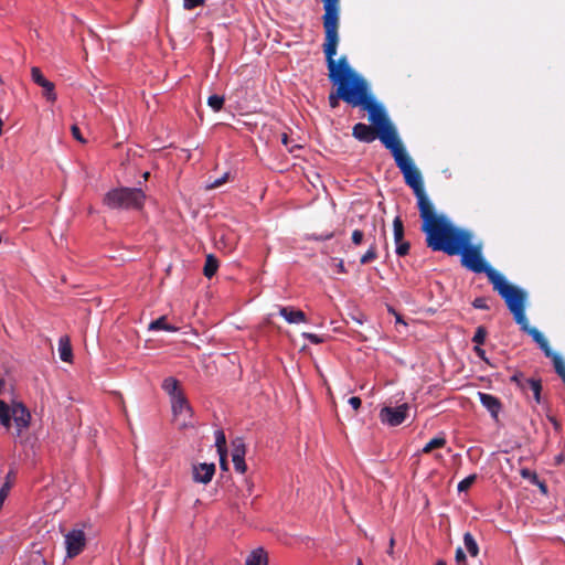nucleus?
I'll return each mask as SVG.
<instances>
[{"label":"nucleus","instance_id":"obj_7","mask_svg":"<svg viewBox=\"0 0 565 565\" xmlns=\"http://www.w3.org/2000/svg\"><path fill=\"white\" fill-rule=\"evenodd\" d=\"M30 419L31 415L22 404L9 406L0 399V423L7 429L11 428L13 420L15 435L20 436L29 427Z\"/></svg>","mask_w":565,"mask_h":565},{"label":"nucleus","instance_id":"obj_8","mask_svg":"<svg viewBox=\"0 0 565 565\" xmlns=\"http://www.w3.org/2000/svg\"><path fill=\"white\" fill-rule=\"evenodd\" d=\"M409 408L411 407L407 403L396 407L384 406L379 416L383 424L388 426H398L407 418Z\"/></svg>","mask_w":565,"mask_h":565},{"label":"nucleus","instance_id":"obj_49","mask_svg":"<svg viewBox=\"0 0 565 565\" xmlns=\"http://www.w3.org/2000/svg\"><path fill=\"white\" fill-rule=\"evenodd\" d=\"M394 543H395V541H394V539L392 537V539H391V541H390V548H388V551H387V553H388L390 555H392V554H393V546H394Z\"/></svg>","mask_w":565,"mask_h":565},{"label":"nucleus","instance_id":"obj_31","mask_svg":"<svg viewBox=\"0 0 565 565\" xmlns=\"http://www.w3.org/2000/svg\"><path fill=\"white\" fill-rule=\"evenodd\" d=\"M376 258V248L374 245H371L369 250L361 257V264H367Z\"/></svg>","mask_w":565,"mask_h":565},{"label":"nucleus","instance_id":"obj_10","mask_svg":"<svg viewBox=\"0 0 565 565\" xmlns=\"http://www.w3.org/2000/svg\"><path fill=\"white\" fill-rule=\"evenodd\" d=\"M172 412L180 427L184 428L189 425L188 418L191 417L192 409L184 394L178 395L171 399Z\"/></svg>","mask_w":565,"mask_h":565},{"label":"nucleus","instance_id":"obj_41","mask_svg":"<svg viewBox=\"0 0 565 565\" xmlns=\"http://www.w3.org/2000/svg\"><path fill=\"white\" fill-rule=\"evenodd\" d=\"M473 307L478 309H488L487 301L483 298L475 299Z\"/></svg>","mask_w":565,"mask_h":565},{"label":"nucleus","instance_id":"obj_34","mask_svg":"<svg viewBox=\"0 0 565 565\" xmlns=\"http://www.w3.org/2000/svg\"><path fill=\"white\" fill-rule=\"evenodd\" d=\"M233 463H234V467H235V470L241 472V473H244L247 469L246 467V463H245V460L244 458H233Z\"/></svg>","mask_w":565,"mask_h":565},{"label":"nucleus","instance_id":"obj_35","mask_svg":"<svg viewBox=\"0 0 565 565\" xmlns=\"http://www.w3.org/2000/svg\"><path fill=\"white\" fill-rule=\"evenodd\" d=\"M409 250V244L407 242H399V243H396V254L399 255V256H404L408 253Z\"/></svg>","mask_w":565,"mask_h":565},{"label":"nucleus","instance_id":"obj_33","mask_svg":"<svg viewBox=\"0 0 565 565\" xmlns=\"http://www.w3.org/2000/svg\"><path fill=\"white\" fill-rule=\"evenodd\" d=\"M487 337V331L483 327H479L473 335V342L481 344Z\"/></svg>","mask_w":565,"mask_h":565},{"label":"nucleus","instance_id":"obj_32","mask_svg":"<svg viewBox=\"0 0 565 565\" xmlns=\"http://www.w3.org/2000/svg\"><path fill=\"white\" fill-rule=\"evenodd\" d=\"M228 180V173H224L221 178L214 180L213 182L206 184L207 190L216 189L221 185H223Z\"/></svg>","mask_w":565,"mask_h":565},{"label":"nucleus","instance_id":"obj_6","mask_svg":"<svg viewBox=\"0 0 565 565\" xmlns=\"http://www.w3.org/2000/svg\"><path fill=\"white\" fill-rule=\"evenodd\" d=\"M146 195L140 189L120 188L109 191L104 203L110 209H141Z\"/></svg>","mask_w":565,"mask_h":565},{"label":"nucleus","instance_id":"obj_46","mask_svg":"<svg viewBox=\"0 0 565 565\" xmlns=\"http://www.w3.org/2000/svg\"><path fill=\"white\" fill-rule=\"evenodd\" d=\"M333 262H334V266H335V268H337V270L339 273H344L345 271L343 260H335L334 259Z\"/></svg>","mask_w":565,"mask_h":565},{"label":"nucleus","instance_id":"obj_44","mask_svg":"<svg viewBox=\"0 0 565 565\" xmlns=\"http://www.w3.org/2000/svg\"><path fill=\"white\" fill-rule=\"evenodd\" d=\"M349 404L355 409L358 411L361 406V398L360 397H356V396H353L349 399Z\"/></svg>","mask_w":565,"mask_h":565},{"label":"nucleus","instance_id":"obj_52","mask_svg":"<svg viewBox=\"0 0 565 565\" xmlns=\"http://www.w3.org/2000/svg\"><path fill=\"white\" fill-rule=\"evenodd\" d=\"M4 387V381L0 377V392L3 390Z\"/></svg>","mask_w":565,"mask_h":565},{"label":"nucleus","instance_id":"obj_48","mask_svg":"<svg viewBox=\"0 0 565 565\" xmlns=\"http://www.w3.org/2000/svg\"><path fill=\"white\" fill-rule=\"evenodd\" d=\"M281 142L285 145V146H289V139H288V136L286 134H284L281 136Z\"/></svg>","mask_w":565,"mask_h":565},{"label":"nucleus","instance_id":"obj_54","mask_svg":"<svg viewBox=\"0 0 565 565\" xmlns=\"http://www.w3.org/2000/svg\"><path fill=\"white\" fill-rule=\"evenodd\" d=\"M2 128H3V121H2V119L0 118V136L2 135Z\"/></svg>","mask_w":565,"mask_h":565},{"label":"nucleus","instance_id":"obj_14","mask_svg":"<svg viewBox=\"0 0 565 565\" xmlns=\"http://www.w3.org/2000/svg\"><path fill=\"white\" fill-rule=\"evenodd\" d=\"M279 315L289 323H301L307 321L306 315L301 310H296L291 307H280Z\"/></svg>","mask_w":565,"mask_h":565},{"label":"nucleus","instance_id":"obj_13","mask_svg":"<svg viewBox=\"0 0 565 565\" xmlns=\"http://www.w3.org/2000/svg\"><path fill=\"white\" fill-rule=\"evenodd\" d=\"M353 136L363 142H372L376 138L375 129L365 124H356L353 127Z\"/></svg>","mask_w":565,"mask_h":565},{"label":"nucleus","instance_id":"obj_15","mask_svg":"<svg viewBox=\"0 0 565 565\" xmlns=\"http://www.w3.org/2000/svg\"><path fill=\"white\" fill-rule=\"evenodd\" d=\"M481 404L491 413L492 416H497L500 411V402L493 395L487 393H478Z\"/></svg>","mask_w":565,"mask_h":565},{"label":"nucleus","instance_id":"obj_56","mask_svg":"<svg viewBox=\"0 0 565 565\" xmlns=\"http://www.w3.org/2000/svg\"><path fill=\"white\" fill-rule=\"evenodd\" d=\"M540 489H542V491H544V492H545V487H544V484L540 483Z\"/></svg>","mask_w":565,"mask_h":565},{"label":"nucleus","instance_id":"obj_21","mask_svg":"<svg viewBox=\"0 0 565 565\" xmlns=\"http://www.w3.org/2000/svg\"><path fill=\"white\" fill-rule=\"evenodd\" d=\"M463 544H465V548L472 557H476L478 555V553H479L478 544L470 533H466L463 535Z\"/></svg>","mask_w":565,"mask_h":565},{"label":"nucleus","instance_id":"obj_51","mask_svg":"<svg viewBox=\"0 0 565 565\" xmlns=\"http://www.w3.org/2000/svg\"><path fill=\"white\" fill-rule=\"evenodd\" d=\"M395 317H396V322H397V323H403V324H405V322L403 321V319H402V317H401L399 315L395 313Z\"/></svg>","mask_w":565,"mask_h":565},{"label":"nucleus","instance_id":"obj_45","mask_svg":"<svg viewBox=\"0 0 565 565\" xmlns=\"http://www.w3.org/2000/svg\"><path fill=\"white\" fill-rule=\"evenodd\" d=\"M220 466L223 470H227L226 451L218 452Z\"/></svg>","mask_w":565,"mask_h":565},{"label":"nucleus","instance_id":"obj_2","mask_svg":"<svg viewBox=\"0 0 565 565\" xmlns=\"http://www.w3.org/2000/svg\"><path fill=\"white\" fill-rule=\"evenodd\" d=\"M339 1L340 0H322L324 8L323 26L326 32L323 52L327 58L329 78L338 86L337 93L329 96L331 108L339 106L340 98L344 100V93L354 92L356 86L365 84V79L351 68L345 56L340 57L338 61L334 60L339 43Z\"/></svg>","mask_w":565,"mask_h":565},{"label":"nucleus","instance_id":"obj_26","mask_svg":"<svg viewBox=\"0 0 565 565\" xmlns=\"http://www.w3.org/2000/svg\"><path fill=\"white\" fill-rule=\"evenodd\" d=\"M245 445L242 439H236L232 443V459L245 457Z\"/></svg>","mask_w":565,"mask_h":565},{"label":"nucleus","instance_id":"obj_38","mask_svg":"<svg viewBox=\"0 0 565 565\" xmlns=\"http://www.w3.org/2000/svg\"><path fill=\"white\" fill-rule=\"evenodd\" d=\"M363 241V232L360 231V230H355L353 233H352V242L355 244V245H360Z\"/></svg>","mask_w":565,"mask_h":565},{"label":"nucleus","instance_id":"obj_20","mask_svg":"<svg viewBox=\"0 0 565 565\" xmlns=\"http://www.w3.org/2000/svg\"><path fill=\"white\" fill-rule=\"evenodd\" d=\"M218 268V262L217 259L212 255L209 254L205 259V265L203 268L204 276L207 278H211Z\"/></svg>","mask_w":565,"mask_h":565},{"label":"nucleus","instance_id":"obj_23","mask_svg":"<svg viewBox=\"0 0 565 565\" xmlns=\"http://www.w3.org/2000/svg\"><path fill=\"white\" fill-rule=\"evenodd\" d=\"M547 358L552 359L556 372L565 382V362H564L563 358L558 353H555V352H552V354L547 355Z\"/></svg>","mask_w":565,"mask_h":565},{"label":"nucleus","instance_id":"obj_42","mask_svg":"<svg viewBox=\"0 0 565 565\" xmlns=\"http://www.w3.org/2000/svg\"><path fill=\"white\" fill-rule=\"evenodd\" d=\"M521 475H522V477H524V478H529V479H532V481H533V482L539 483L537 478H536V475H535V473H533V472H531L530 470H527V469H523V470L521 471Z\"/></svg>","mask_w":565,"mask_h":565},{"label":"nucleus","instance_id":"obj_12","mask_svg":"<svg viewBox=\"0 0 565 565\" xmlns=\"http://www.w3.org/2000/svg\"><path fill=\"white\" fill-rule=\"evenodd\" d=\"M512 380L514 382H516L519 384V386L524 392L531 391V393H533V397H534L536 403L541 402L542 385H541V382L539 380H535V379H523V380H521L518 375H514L512 377Z\"/></svg>","mask_w":565,"mask_h":565},{"label":"nucleus","instance_id":"obj_40","mask_svg":"<svg viewBox=\"0 0 565 565\" xmlns=\"http://www.w3.org/2000/svg\"><path fill=\"white\" fill-rule=\"evenodd\" d=\"M8 493H9V486H8V484H4V486L0 489V509L2 508L3 502H4L6 498L8 497Z\"/></svg>","mask_w":565,"mask_h":565},{"label":"nucleus","instance_id":"obj_3","mask_svg":"<svg viewBox=\"0 0 565 565\" xmlns=\"http://www.w3.org/2000/svg\"><path fill=\"white\" fill-rule=\"evenodd\" d=\"M390 151L394 157L396 166L402 171L405 182L413 189L417 198L418 210L423 220L422 231L425 233L446 216L435 213L434 205L425 193L422 174L406 152L403 143Z\"/></svg>","mask_w":565,"mask_h":565},{"label":"nucleus","instance_id":"obj_29","mask_svg":"<svg viewBox=\"0 0 565 565\" xmlns=\"http://www.w3.org/2000/svg\"><path fill=\"white\" fill-rule=\"evenodd\" d=\"M31 78L39 86L46 81V78L42 74L41 70L36 66H33L31 68Z\"/></svg>","mask_w":565,"mask_h":565},{"label":"nucleus","instance_id":"obj_53","mask_svg":"<svg viewBox=\"0 0 565 565\" xmlns=\"http://www.w3.org/2000/svg\"><path fill=\"white\" fill-rule=\"evenodd\" d=\"M298 148H300V147H299L298 145H295L294 147H290V148H289V151H290V152H294V151H295V149H298Z\"/></svg>","mask_w":565,"mask_h":565},{"label":"nucleus","instance_id":"obj_28","mask_svg":"<svg viewBox=\"0 0 565 565\" xmlns=\"http://www.w3.org/2000/svg\"><path fill=\"white\" fill-rule=\"evenodd\" d=\"M215 446L217 448V454L226 451V438L223 430L215 431Z\"/></svg>","mask_w":565,"mask_h":565},{"label":"nucleus","instance_id":"obj_11","mask_svg":"<svg viewBox=\"0 0 565 565\" xmlns=\"http://www.w3.org/2000/svg\"><path fill=\"white\" fill-rule=\"evenodd\" d=\"M215 473L214 463H198L192 467V478L199 483H209Z\"/></svg>","mask_w":565,"mask_h":565},{"label":"nucleus","instance_id":"obj_9","mask_svg":"<svg viewBox=\"0 0 565 565\" xmlns=\"http://www.w3.org/2000/svg\"><path fill=\"white\" fill-rule=\"evenodd\" d=\"M86 545V535L83 530L73 529L65 534V547L67 557L77 556Z\"/></svg>","mask_w":565,"mask_h":565},{"label":"nucleus","instance_id":"obj_30","mask_svg":"<svg viewBox=\"0 0 565 565\" xmlns=\"http://www.w3.org/2000/svg\"><path fill=\"white\" fill-rule=\"evenodd\" d=\"M475 480H476V475L468 476L467 478H465L463 480H461L458 483V491L461 492V491L468 490L472 486Z\"/></svg>","mask_w":565,"mask_h":565},{"label":"nucleus","instance_id":"obj_25","mask_svg":"<svg viewBox=\"0 0 565 565\" xmlns=\"http://www.w3.org/2000/svg\"><path fill=\"white\" fill-rule=\"evenodd\" d=\"M446 445V439L444 437L433 438L429 443L425 445L423 448L424 454H428L434 449L443 448Z\"/></svg>","mask_w":565,"mask_h":565},{"label":"nucleus","instance_id":"obj_36","mask_svg":"<svg viewBox=\"0 0 565 565\" xmlns=\"http://www.w3.org/2000/svg\"><path fill=\"white\" fill-rule=\"evenodd\" d=\"M204 3V0H183V6L186 10H192Z\"/></svg>","mask_w":565,"mask_h":565},{"label":"nucleus","instance_id":"obj_37","mask_svg":"<svg viewBox=\"0 0 565 565\" xmlns=\"http://www.w3.org/2000/svg\"><path fill=\"white\" fill-rule=\"evenodd\" d=\"M73 137L78 140L82 143H85L86 140L83 138L78 127L76 125L72 126L71 128Z\"/></svg>","mask_w":565,"mask_h":565},{"label":"nucleus","instance_id":"obj_17","mask_svg":"<svg viewBox=\"0 0 565 565\" xmlns=\"http://www.w3.org/2000/svg\"><path fill=\"white\" fill-rule=\"evenodd\" d=\"M58 353L60 358L64 362H72L73 352L71 347L70 338L64 335L58 340Z\"/></svg>","mask_w":565,"mask_h":565},{"label":"nucleus","instance_id":"obj_1","mask_svg":"<svg viewBox=\"0 0 565 565\" xmlns=\"http://www.w3.org/2000/svg\"><path fill=\"white\" fill-rule=\"evenodd\" d=\"M426 234L428 247L443 250L448 255H461L462 265L475 273H484L493 289L507 301L521 288L508 282L505 277L489 266L482 257L481 246H471V234L456 228L447 217L429 228Z\"/></svg>","mask_w":565,"mask_h":565},{"label":"nucleus","instance_id":"obj_24","mask_svg":"<svg viewBox=\"0 0 565 565\" xmlns=\"http://www.w3.org/2000/svg\"><path fill=\"white\" fill-rule=\"evenodd\" d=\"M393 231H394L395 244L403 242L404 227H403V222L399 216H396L393 221Z\"/></svg>","mask_w":565,"mask_h":565},{"label":"nucleus","instance_id":"obj_22","mask_svg":"<svg viewBox=\"0 0 565 565\" xmlns=\"http://www.w3.org/2000/svg\"><path fill=\"white\" fill-rule=\"evenodd\" d=\"M43 89V96L46 98L47 102L54 103L57 98L55 93V85L46 79L43 84L40 85Z\"/></svg>","mask_w":565,"mask_h":565},{"label":"nucleus","instance_id":"obj_47","mask_svg":"<svg viewBox=\"0 0 565 565\" xmlns=\"http://www.w3.org/2000/svg\"><path fill=\"white\" fill-rule=\"evenodd\" d=\"M475 351L478 354V356H480L481 359L486 360V358H484V350H482L480 347L477 345L475 348Z\"/></svg>","mask_w":565,"mask_h":565},{"label":"nucleus","instance_id":"obj_18","mask_svg":"<svg viewBox=\"0 0 565 565\" xmlns=\"http://www.w3.org/2000/svg\"><path fill=\"white\" fill-rule=\"evenodd\" d=\"M246 565H267V556L263 548L253 551L246 559Z\"/></svg>","mask_w":565,"mask_h":565},{"label":"nucleus","instance_id":"obj_4","mask_svg":"<svg viewBox=\"0 0 565 565\" xmlns=\"http://www.w3.org/2000/svg\"><path fill=\"white\" fill-rule=\"evenodd\" d=\"M344 102L353 107H362L369 111V120L373 124L377 132V137L388 150L402 145L396 129L390 122L384 108L377 105L369 93V86L364 85L355 87L354 92L344 93Z\"/></svg>","mask_w":565,"mask_h":565},{"label":"nucleus","instance_id":"obj_57","mask_svg":"<svg viewBox=\"0 0 565 565\" xmlns=\"http://www.w3.org/2000/svg\"><path fill=\"white\" fill-rule=\"evenodd\" d=\"M148 177H149V172H146V173L143 174L145 180H147V179H148Z\"/></svg>","mask_w":565,"mask_h":565},{"label":"nucleus","instance_id":"obj_16","mask_svg":"<svg viewBox=\"0 0 565 565\" xmlns=\"http://www.w3.org/2000/svg\"><path fill=\"white\" fill-rule=\"evenodd\" d=\"M162 390L170 396V399L183 394V392L180 390L179 381L172 376L163 380Z\"/></svg>","mask_w":565,"mask_h":565},{"label":"nucleus","instance_id":"obj_19","mask_svg":"<svg viewBox=\"0 0 565 565\" xmlns=\"http://www.w3.org/2000/svg\"><path fill=\"white\" fill-rule=\"evenodd\" d=\"M149 330H152V331L164 330V331H169V332H175V331H178V328L167 323L166 317L162 316L149 324Z\"/></svg>","mask_w":565,"mask_h":565},{"label":"nucleus","instance_id":"obj_39","mask_svg":"<svg viewBox=\"0 0 565 565\" xmlns=\"http://www.w3.org/2000/svg\"><path fill=\"white\" fill-rule=\"evenodd\" d=\"M302 335L306 339H308L311 343L318 344V343H320L322 341V339L319 335L315 334V333L305 332V333H302Z\"/></svg>","mask_w":565,"mask_h":565},{"label":"nucleus","instance_id":"obj_50","mask_svg":"<svg viewBox=\"0 0 565 565\" xmlns=\"http://www.w3.org/2000/svg\"><path fill=\"white\" fill-rule=\"evenodd\" d=\"M34 563L35 565H49L47 562L42 558H38Z\"/></svg>","mask_w":565,"mask_h":565},{"label":"nucleus","instance_id":"obj_43","mask_svg":"<svg viewBox=\"0 0 565 565\" xmlns=\"http://www.w3.org/2000/svg\"><path fill=\"white\" fill-rule=\"evenodd\" d=\"M456 561L459 564L466 561V554L461 547H458L456 551Z\"/></svg>","mask_w":565,"mask_h":565},{"label":"nucleus","instance_id":"obj_58","mask_svg":"<svg viewBox=\"0 0 565 565\" xmlns=\"http://www.w3.org/2000/svg\"><path fill=\"white\" fill-rule=\"evenodd\" d=\"M358 565H363L361 559L358 561Z\"/></svg>","mask_w":565,"mask_h":565},{"label":"nucleus","instance_id":"obj_5","mask_svg":"<svg viewBox=\"0 0 565 565\" xmlns=\"http://www.w3.org/2000/svg\"><path fill=\"white\" fill-rule=\"evenodd\" d=\"M526 298V291L521 289L513 297L508 299L505 303L511 313L513 315L515 322L521 327V329L533 338V340L539 344V347L543 350L546 356L551 355L553 351L550 347L547 339L536 328L531 327L527 321V318L525 316Z\"/></svg>","mask_w":565,"mask_h":565},{"label":"nucleus","instance_id":"obj_27","mask_svg":"<svg viewBox=\"0 0 565 565\" xmlns=\"http://www.w3.org/2000/svg\"><path fill=\"white\" fill-rule=\"evenodd\" d=\"M207 105L214 110L218 111L224 105V97L220 95H211L207 98Z\"/></svg>","mask_w":565,"mask_h":565},{"label":"nucleus","instance_id":"obj_55","mask_svg":"<svg viewBox=\"0 0 565 565\" xmlns=\"http://www.w3.org/2000/svg\"><path fill=\"white\" fill-rule=\"evenodd\" d=\"M436 565H446V563L444 561H438Z\"/></svg>","mask_w":565,"mask_h":565}]
</instances>
